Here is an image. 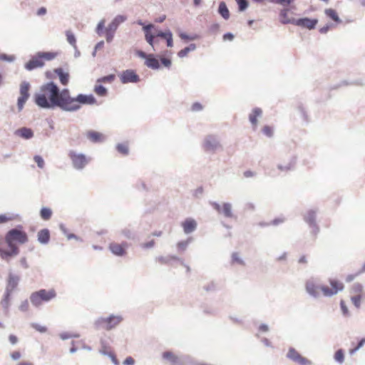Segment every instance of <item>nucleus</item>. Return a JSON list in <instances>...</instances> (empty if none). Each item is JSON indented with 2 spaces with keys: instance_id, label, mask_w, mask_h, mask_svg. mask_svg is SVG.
Masks as SVG:
<instances>
[{
  "instance_id": "nucleus-17",
  "label": "nucleus",
  "mask_w": 365,
  "mask_h": 365,
  "mask_svg": "<svg viewBox=\"0 0 365 365\" xmlns=\"http://www.w3.org/2000/svg\"><path fill=\"white\" fill-rule=\"evenodd\" d=\"M322 285L317 284L313 279L307 281L305 284L306 292L312 297L318 298L319 297V289Z\"/></svg>"
},
{
  "instance_id": "nucleus-18",
  "label": "nucleus",
  "mask_w": 365,
  "mask_h": 365,
  "mask_svg": "<svg viewBox=\"0 0 365 365\" xmlns=\"http://www.w3.org/2000/svg\"><path fill=\"white\" fill-rule=\"evenodd\" d=\"M20 277L18 274L13 273L11 271H9L5 289L14 292L18 287Z\"/></svg>"
},
{
  "instance_id": "nucleus-45",
  "label": "nucleus",
  "mask_w": 365,
  "mask_h": 365,
  "mask_svg": "<svg viewBox=\"0 0 365 365\" xmlns=\"http://www.w3.org/2000/svg\"><path fill=\"white\" fill-rule=\"evenodd\" d=\"M104 30L106 31L105 24H104V21L102 20L98 24V25L96 26V32L97 33V34L98 36H102Z\"/></svg>"
},
{
  "instance_id": "nucleus-9",
  "label": "nucleus",
  "mask_w": 365,
  "mask_h": 365,
  "mask_svg": "<svg viewBox=\"0 0 365 365\" xmlns=\"http://www.w3.org/2000/svg\"><path fill=\"white\" fill-rule=\"evenodd\" d=\"M329 284L331 288L324 285L320 287V290L325 297H332L344 289V284L336 279H330Z\"/></svg>"
},
{
  "instance_id": "nucleus-35",
  "label": "nucleus",
  "mask_w": 365,
  "mask_h": 365,
  "mask_svg": "<svg viewBox=\"0 0 365 365\" xmlns=\"http://www.w3.org/2000/svg\"><path fill=\"white\" fill-rule=\"evenodd\" d=\"M193 241V238L192 237H188L186 240L180 241L177 244V247L178 251L184 252L189 244Z\"/></svg>"
},
{
  "instance_id": "nucleus-51",
  "label": "nucleus",
  "mask_w": 365,
  "mask_h": 365,
  "mask_svg": "<svg viewBox=\"0 0 365 365\" xmlns=\"http://www.w3.org/2000/svg\"><path fill=\"white\" fill-rule=\"evenodd\" d=\"M0 60L7 62H13L15 60V56H9L6 53H0Z\"/></svg>"
},
{
  "instance_id": "nucleus-50",
  "label": "nucleus",
  "mask_w": 365,
  "mask_h": 365,
  "mask_svg": "<svg viewBox=\"0 0 365 365\" xmlns=\"http://www.w3.org/2000/svg\"><path fill=\"white\" fill-rule=\"evenodd\" d=\"M34 160L36 163L37 166L39 168H43L44 167V164H45L44 160L41 155H35L34 157Z\"/></svg>"
},
{
  "instance_id": "nucleus-6",
  "label": "nucleus",
  "mask_w": 365,
  "mask_h": 365,
  "mask_svg": "<svg viewBox=\"0 0 365 365\" xmlns=\"http://www.w3.org/2000/svg\"><path fill=\"white\" fill-rule=\"evenodd\" d=\"M31 85L28 81H22L20 84L19 93L20 96L17 99V108L18 112H21L26 101L30 97L29 90Z\"/></svg>"
},
{
  "instance_id": "nucleus-33",
  "label": "nucleus",
  "mask_w": 365,
  "mask_h": 365,
  "mask_svg": "<svg viewBox=\"0 0 365 365\" xmlns=\"http://www.w3.org/2000/svg\"><path fill=\"white\" fill-rule=\"evenodd\" d=\"M197 46L195 43H190L189 46L185 47L184 48L181 49L178 53V56L180 58H183L187 55L188 53L190 51H193L196 49Z\"/></svg>"
},
{
  "instance_id": "nucleus-54",
  "label": "nucleus",
  "mask_w": 365,
  "mask_h": 365,
  "mask_svg": "<svg viewBox=\"0 0 365 365\" xmlns=\"http://www.w3.org/2000/svg\"><path fill=\"white\" fill-rule=\"evenodd\" d=\"M118 26L115 24V22H113V21L108 24V26L106 28V31H109L114 33L116 31Z\"/></svg>"
},
{
  "instance_id": "nucleus-25",
  "label": "nucleus",
  "mask_w": 365,
  "mask_h": 365,
  "mask_svg": "<svg viewBox=\"0 0 365 365\" xmlns=\"http://www.w3.org/2000/svg\"><path fill=\"white\" fill-rule=\"evenodd\" d=\"M13 292L8 290L5 289L3 297L1 299V301L0 302L2 308L6 312H8L10 305H11V294Z\"/></svg>"
},
{
  "instance_id": "nucleus-57",
  "label": "nucleus",
  "mask_w": 365,
  "mask_h": 365,
  "mask_svg": "<svg viewBox=\"0 0 365 365\" xmlns=\"http://www.w3.org/2000/svg\"><path fill=\"white\" fill-rule=\"evenodd\" d=\"M160 61L162 65L168 68H169L172 64V61H171L170 58H168L160 57Z\"/></svg>"
},
{
  "instance_id": "nucleus-40",
  "label": "nucleus",
  "mask_w": 365,
  "mask_h": 365,
  "mask_svg": "<svg viewBox=\"0 0 365 365\" xmlns=\"http://www.w3.org/2000/svg\"><path fill=\"white\" fill-rule=\"evenodd\" d=\"M116 150L118 153L123 155H127L129 153V149L128 145L125 143H118L116 145Z\"/></svg>"
},
{
  "instance_id": "nucleus-63",
  "label": "nucleus",
  "mask_w": 365,
  "mask_h": 365,
  "mask_svg": "<svg viewBox=\"0 0 365 365\" xmlns=\"http://www.w3.org/2000/svg\"><path fill=\"white\" fill-rule=\"evenodd\" d=\"M28 309H29V302H28V300L26 299L21 303V304L19 306V310L25 312L28 311Z\"/></svg>"
},
{
  "instance_id": "nucleus-39",
  "label": "nucleus",
  "mask_w": 365,
  "mask_h": 365,
  "mask_svg": "<svg viewBox=\"0 0 365 365\" xmlns=\"http://www.w3.org/2000/svg\"><path fill=\"white\" fill-rule=\"evenodd\" d=\"M94 91L99 96H106L108 94L107 88L101 84L96 85L94 88Z\"/></svg>"
},
{
  "instance_id": "nucleus-26",
  "label": "nucleus",
  "mask_w": 365,
  "mask_h": 365,
  "mask_svg": "<svg viewBox=\"0 0 365 365\" xmlns=\"http://www.w3.org/2000/svg\"><path fill=\"white\" fill-rule=\"evenodd\" d=\"M53 71L58 76L61 83L63 86H67L69 82V73L65 72L61 67L55 68Z\"/></svg>"
},
{
  "instance_id": "nucleus-11",
  "label": "nucleus",
  "mask_w": 365,
  "mask_h": 365,
  "mask_svg": "<svg viewBox=\"0 0 365 365\" xmlns=\"http://www.w3.org/2000/svg\"><path fill=\"white\" fill-rule=\"evenodd\" d=\"M287 358L299 365H312V361L302 356L294 348L289 347Z\"/></svg>"
},
{
  "instance_id": "nucleus-44",
  "label": "nucleus",
  "mask_w": 365,
  "mask_h": 365,
  "mask_svg": "<svg viewBox=\"0 0 365 365\" xmlns=\"http://www.w3.org/2000/svg\"><path fill=\"white\" fill-rule=\"evenodd\" d=\"M232 263H237L240 265H245V262L242 259L237 252L232 254Z\"/></svg>"
},
{
  "instance_id": "nucleus-43",
  "label": "nucleus",
  "mask_w": 365,
  "mask_h": 365,
  "mask_svg": "<svg viewBox=\"0 0 365 365\" xmlns=\"http://www.w3.org/2000/svg\"><path fill=\"white\" fill-rule=\"evenodd\" d=\"M115 78V76L114 74H109L105 76H103L97 80L98 83H112Z\"/></svg>"
},
{
  "instance_id": "nucleus-28",
  "label": "nucleus",
  "mask_w": 365,
  "mask_h": 365,
  "mask_svg": "<svg viewBox=\"0 0 365 365\" xmlns=\"http://www.w3.org/2000/svg\"><path fill=\"white\" fill-rule=\"evenodd\" d=\"M87 138L94 143L103 142L104 137L103 134L94 130H89L87 133Z\"/></svg>"
},
{
  "instance_id": "nucleus-55",
  "label": "nucleus",
  "mask_w": 365,
  "mask_h": 365,
  "mask_svg": "<svg viewBox=\"0 0 365 365\" xmlns=\"http://www.w3.org/2000/svg\"><path fill=\"white\" fill-rule=\"evenodd\" d=\"M31 327L41 333H45L47 331V328L46 327L41 326L37 323H32Z\"/></svg>"
},
{
  "instance_id": "nucleus-5",
  "label": "nucleus",
  "mask_w": 365,
  "mask_h": 365,
  "mask_svg": "<svg viewBox=\"0 0 365 365\" xmlns=\"http://www.w3.org/2000/svg\"><path fill=\"white\" fill-rule=\"evenodd\" d=\"M95 103H96V99L93 94L79 93L73 98L68 112L79 110L82 105H93Z\"/></svg>"
},
{
  "instance_id": "nucleus-1",
  "label": "nucleus",
  "mask_w": 365,
  "mask_h": 365,
  "mask_svg": "<svg viewBox=\"0 0 365 365\" xmlns=\"http://www.w3.org/2000/svg\"><path fill=\"white\" fill-rule=\"evenodd\" d=\"M74 97L69 89H60L53 81H48L40 86L39 92L34 95V102L40 108L53 110L56 108L68 112Z\"/></svg>"
},
{
  "instance_id": "nucleus-13",
  "label": "nucleus",
  "mask_w": 365,
  "mask_h": 365,
  "mask_svg": "<svg viewBox=\"0 0 365 365\" xmlns=\"http://www.w3.org/2000/svg\"><path fill=\"white\" fill-rule=\"evenodd\" d=\"M203 146L206 152L212 153L221 148L218 138L215 135L207 136L204 140Z\"/></svg>"
},
{
  "instance_id": "nucleus-12",
  "label": "nucleus",
  "mask_w": 365,
  "mask_h": 365,
  "mask_svg": "<svg viewBox=\"0 0 365 365\" xmlns=\"http://www.w3.org/2000/svg\"><path fill=\"white\" fill-rule=\"evenodd\" d=\"M120 80L122 83H135L140 81V76L137 74L135 71L133 69H127L123 71L120 75Z\"/></svg>"
},
{
  "instance_id": "nucleus-7",
  "label": "nucleus",
  "mask_w": 365,
  "mask_h": 365,
  "mask_svg": "<svg viewBox=\"0 0 365 365\" xmlns=\"http://www.w3.org/2000/svg\"><path fill=\"white\" fill-rule=\"evenodd\" d=\"M316 210H309L305 215L303 216L304 221L309 225V227L312 230V234L315 237L319 232V227L317 225Z\"/></svg>"
},
{
  "instance_id": "nucleus-29",
  "label": "nucleus",
  "mask_w": 365,
  "mask_h": 365,
  "mask_svg": "<svg viewBox=\"0 0 365 365\" xmlns=\"http://www.w3.org/2000/svg\"><path fill=\"white\" fill-rule=\"evenodd\" d=\"M180 260L177 256L175 255H167V256H159L155 258V261L158 262L161 264H170L172 261Z\"/></svg>"
},
{
  "instance_id": "nucleus-15",
  "label": "nucleus",
  "mask_w": 365,
  "mask_h": 365,
  "mask_svg": "<svg viewBox=\"0 0 365 365\" xmlns=\"http://www.w3.org/2000/svg\"><path fill=\"white\" fill-rule=\"evenodd\" d=\"M154 27L155 26L153 24H148L143 25L142 29L145 34V41L152 47V50L155 51V43L156 41L154 40L153 33L151 32V30L154 29Z\"/></svg>"
},
{
  "instance_id": "nucleus-34",
  "label": "nucleus",
  "mask_w": 365,
  "mask_h": 365,
  "mask_svg": "<svg viewBox=\"0 0 365 365\" xmlns=\"http://www.w3.org/2000/svg\"><path fill=\"white\" fill-rule=\"evenodd\" d=\"M37 53L38 56L40 57L41 61H51L56 56V53L53 52L38 51Z\"/></svg>"
},
{
  "instance_id": "nucleus-8",
  "label": "nucleus",
  "mask_w": 365,
  "mask_h": 365,
  "mask_svg": "<svg viewBox=\"0 0 365 365\" xmlns=\"http://www.w3.org/2000/svg\"><path fill=\"white\" fill-rule=\"evenodd\" d=\"M163 358L168 361L170 365H185L191 362L189 356H176L171 351H165L163 353Z\"/></svg>"
},
{
  "instance_id": "nucleus-3",
  "label": "nucleus",
  "mask_w": 365,
  "mask_h": 365,
  "mask_svg": "<svg viewBox=\"0 0 365 365\" xmlns=\"http://www.w3.org/2000/svg\"><path fill=\"white\" fill-rule=\"evenodd\" d=\"M123 321L120 315L110 314L108 317H99L94 322L93 326L96 329H105L110 331L120 324Z\"/></svg>"
},
{
  "instance_id": "nucleus-36",
  "label": "nucleus",
  "mask_w": 365,
  "mask_h": 365,
  "mask_svg": "<svg viewBox=\"0 0 365 365\" xmlns=\"http://www.w3.org/2000/svg\"><path fill=\"white\" fill-rule=\"evenodd\" d=\"M40 216L44 220H48L52 216V210L49 207H43L40 210Z\"/></svg>"
},
{
  "instance_id": "nucleus-30",
  "label": "nucleus",
  "mask_w": 365,
  "mask_h": 365,
  "mask_svg": "<svg viewBox=\"0 0 365 365\" xmlns=\"http://www.w3.org/2000/svg\"><path fill=\"white\" fill-rule=\"evenodd\" d=\"M262 114V110L259 108H255L252 110V112L250 114L249 120L254 127H256V125H257V117L261 116Z\"/></svg>"
},
{
  "instance_id": "nucleus-49",
  "label": "nucleus",
  "mask_w": 365,
  "mask_h": 365,
  "mask_svg": "<svg viewBox=\"0 0 365 365\" xmlns=\"http://www.w3.org/2000/svg\"><path fill=\"white\" fill-rule=\"evenodd\" d=\"M351 299L352 303L356 308L360 307L361 299V295L358 294V295L353 296V297H351Z\"/></svg>"
},
{
  "instance_id": "nucleus-41",
  "label": "nucleus",
  "mask_w": 365,
  "mask_h": 365,
  "mask_svg": "<svg viewBox=\"0 0 365 365\" xmlns=\"http://www.w3.org/2000/svg\"><path fill=\"white\" fill-rule=\"evenodd\" d=\"M237 6H238V11L240 12H242L245 11L248 6H249V1L248 0H235Z\"/></svg>"
},
{
  "instance_id": "nucleus-48",
  "label": "nucleus",
  "mask_w": 365,
  "mask_h": 365,
  "mask_svg": "<svg viewBox=\"0 0 365 365\" xmlns=\"http://www.w3.org/2000/svg\"><path fill=\"white\" fill-rule=\"evenodd\" d=\"M262 133L269 138H272L273 136V129L269 125L264 126L262 128Z\"/></svg>"
},
{
  "instance_id": "nucleus-42",
  "label": "nucleus",
  "mask_w": 365,
  "mask_h": 365,
  "mask_svg": "<svg viewBox=\"0 0 365 365\" xmlns=\"http://www.w3.org/2000/svg\"><path fill=\"white\" fill-rule=\"evenodd\" d=\"M334 359L339 364H342L344 361V352L343 349H338L334 354Z\"/></svg>"
},
{
  "instance_id": "nucleus-27",
  "label": "nucleus",
  "mask_w": 365,
  "mask_h": 365,
  "mask_svg": "<svg viewBox=\"0 0 365 365\" xmlns=\"http://www.w3.org/2000/svg\"><path fill=\"white\" fill-rule=\"evenodd\" d=\"M217 13L222 16L225 20H228L230 16V11L227 6V4L225 1H220L219 3Z\"/></svg>"
},
{
  "instance_id": "nucleus-10",
  "label": "nucleus",
  "mask_w": 365,
  "mask_h": 365,
  "mask_svg": "<svg viewBox=\"0 0 365 365\" xmlns=\"http://www.w3.org/2000/svg\"><path fill=\"white\" fill-rule=\"evenodd\" d=\"M68 156L76 170H83L88 163L86 156L83 153H76L75 151L71 150Z\"/></svg>"
},
{
  "instance_id": "nucleus-20",
  "label": "nucleus",
  "mask_w": 365,
  "mask_h": 365,
  "mask_svg": "<svg viewBox=\"0 0 365 365\" xmlns=\"http://www.w3.org/2000/svg\"><path fill=\"white\" fill-rule=\"evenodd\" d=\"M127 243H123L121 245L112 242L109 245V250L115 256L122 257L125 255V248Z\"/></svg>"
},
{
  "instance_id": "nucleus-56",
  "label": "nucleus",
  "mask_w": 365,
  "mask_h": 365,
  "mask_svg": "<svg viewBox=\"0 0 365 365\" xmlns=\"http://www.w3.org/2000/svg\"><path fill=\"white\" fill-rule=\"evenodd\" d=\"M126 16L123 15H117L112 21L119 26L121 23H123L126 20Z\"/></svg>"
},
{
  "instance_id": "nucleus-58",
  "label": "nucleus",
  "mask_w": 365,
  "mask_h": 365,
  "mask_svg": "<svg viewBox=\"0 0 365 365\" xmlns=\"http://www.w3.org/2000/svg\"><path fill=\"white\" fill-rule=\"evenodd\" d=\"M155 240H152L149 242H145V243H142L140 245V247L143 248V249H145V250H147V249H151L153 248L154 246H155Z\"/></svg>"
},
{
  "instance_id": "nucleus-2",
  "label": "nucleus",
  "mask_w": 365,
  "mask_h": 365,
  "mask_svg": "<svg viewBox=\"0 0 365 365\" xmlns=\"http://www.w3.org/2000/svg\"><path fill=\"white\" fill-rule=\"evenodd\" d=\"M27 241V234L22 230V226L21 225L9 230L5 236V242L9 248V251H12L14 249H16L17 255L19 253V248L14 244V242H16L20 244H24Z\"/></svg>"
},
{
  "instance_id": "nucleus-31",
  "label": "nucleus",
  "mask_w": 365,
  "mask_h": 365,
  "mask_svg": "<svg viewBox=\"0 0 365 365\" xmlns=\"http://www.w3.org/2000/svg\"><path fill=\"white\" fill-rule=\"evenodd\" d=\"M224 216L227 218H232L234 215L232 212V205L230 202H224L222 204V212Z\"/></svg>"
},
{
  "instance_id": "nucleus-38",
  "label": "nucleus",
  "mask_w": 365,
  "mask_h": 365,
  "mask_svg": "<svg viewBox=\"0 0 365 365\" xmlns=\"http://www.w3.org/2000/svg\"><path fill=\"white\" fill-rule=\"evenodd\" d=\"M66 36L68 42L74 48V49H76V38L74 34L71 31H66Z\"/></svg>"
},
{
  "instance_id": "nucleus-59",
  "label": "nucleus",
  "mask_w": 365,
  "mask_h": 365,
  "mask_svg": "<svg viewBox=\"0 0 365 365\" xmlns=\"http://www.w3.org/2000/svg\"><path fill=\"white\" fill-rule=\"evenodd\" d=\"M365 344V338H362L357 344L356 346L353 349L350 350V354H353L356 351H357L361 347L364 346Z\"/></svg>"
},
{
  "instance_id": "nucleus-21",
  "label": "nucleus",
  "mask_w": 365,
  "mask_h": 365,
  "mask_svg": "<svg viewBox=\"0 0 365 365\" xmlns=\"http://www.w3.org/2000/svg\"><path fill=\"white\" fill-rule=\"evenodd\" d=\"M197 224L195 220L190 217L186 218L182 222L183 232L187 235L193 232L197 229Z\"/></svg>"
},
{
  "instance_id": "nucleus-19",
  "label": "nucleus",
  "mask_w": 365,
  "mask_h": 365,
  "mask_svg": "<svg viewBox=\"0 0 365 365\" xmlns=\"http://www.w3.org/2000/svg\"><path fill=\"white\" fill-rule=\"evenodd\" d=\"M44 66V61H41L40 57L38 56V53H36L34 56H33L27 63H25L24 68L27 71H33L38 68H41Z\"/></svg>"
},
{
  "instance_id": "nucleus-32",
  "label": "nucleus",
  "mask_w": 365,
  "mask_h": 365,
  "mask_svg": "<svg viewBox=\"0 0 365 365\" xmlns=\"http://www.w3.org/2000/svg\"><path fill=\"white\" fill-rule=\"evenodd\" d=\"M325 14L333 20L334 22L339 24L341 22V19L339 17L336 11L333 9H326L324 11Z\"/></svg>"
},
{
  "instance_id": "nucleus-14",
  "label": "nucleus",
  "mask_w": 365,
  "mask_h": 365,
  "mask_svg": "<svg viewBox=\"0 0 365 365\" xmlns=\"http://www.w3.org/2000/svg\"><path fill=\"white\" fill-rule=\"evenodd\" d=\"M318 24L317 19H310L309 17H302L296 19L295 26L309 30L314 29Z\"/></svg>"
},
{
  "instance_id": "nucleus-64",
  "label": "nucleus",
  "mask_w": 365,
  "mask_h": 365,
  "mask_svg": "<svg viewBox=\"0 0 365 365\" xmlns=\"http://www.w3.org/2000/svg\"><path fill=\"white\" fill-rule=\"evenodd\" d=\"M135 53L138 57L145 59V61H146V59L149 56V54L146 53L145 51L141 50H137L135 51Z\"/></svg>"
},
{
  "instance_id": "nucleus-60",
  "label": "nucleus",
  "mask_w": 365,
  "mask_h": 365,
  "mask_svg": "<svg viewBox=\"0 0 365 365\" xmlns=\"http://www.w3.org/2000/svg\"><path fill=\"white\" fill-rule=\"evenodd\" d=\"M209 204L212 207L214 210H215L218 213H221L222 207L221 205L215 201H210Z\"/></svg>"
},
{
  "instance_id": "nucleus-4",
  "label": "nucleus",
  "mask_w": 365,
  "mask_h": 365,
  "mask_svg": "<svg viewBox=\"0 0 365 365\" xmlns=\"http://www.w3.org/2000/svg\"><path fill=\"white\" fill-rule=\"evenodd\" d=\"M56 296L54 289L46 290L41 289L38 291L31 293L29 299L31 304L35 307H40L43 302H48Z\"/></svg>"
},
{
  "instance_id": "nucleus-47",
  "label": "nucleus",
  "mask_w": 365,
  "mask_h": 365,
  "mask_svg": "<svg viewBox=\"0 0 365 365\" xmlns=\"http://www.w3.org/2000/svg\"><path fill=\"white\" fill-rule=\"evenodd\" d=\"M179 36L182 40H188V41L195 40L197 38V35L190 36L184 32H180L179 34Z\"/></svg>"
},
{
  "instance_id": "nucleus-52",
  "label": "nucleus",
  "mask_w": 365,
  "mask_h": 365,
  "mask_svg": "<svg viewBox=\"0 0 365 365\" xmlns=\"http://www.w3.org/2000/svg\"><path fill=\"white\" fill-rule=\"evenodd\" d=\"M340 308H341V310L344 316H345V317L349 316V312L348 307H346L344 300H341V302H340Z\"/></svg>"
},
{
  "instance_id": "nucleus-16",
  "label": "nucleus",
  "mask_w": 365,
  "mask_h": 365,
  "mask_svg": "<svg viewBox=\"0 0 365 365\" xmlns=\"http://www.w3.org/2000/svg\"><path fill=\"white\" fill-rule=\"evenodd\" d=\"M282 9L279 11V21L282 24H295L296 19L289 18L288 14L290 11L289 6H282Z\"/></svg>"
},
{
  "instance_id": "nucleus-53",
  "label": "nucleus",
  "mask_w": 365,
  "mask_h": 365,
  "mask_svg": "<svg viewBox=\"0 0 365 365\" xmlns=\"http://www.w3.org/2000/svg\"><path fill=\"white\" fill-rule=\"evenodd\" d=\"M169 31H170V29H168L166 31H155V33H153V36H154V39L156 38V37H159V38H164L165 37H166V35L168 34V33L169 32Z\"/></svg>"
},
{
  "instance_id": "nucleus-61",
  "label": "nucleus",
  "mask_w": 365,
  "mask_h": 365,
  "mask_svg": "<svg viewBox=\"0 0 365 365\" xmlns=\"http://www.w3.org/2000/svg\"><path fill=\"white\" fill-rule=\"evenodd\" d=\"M220 29V24L218 23H214L209 27V31L212 34L217 33Z\"/></svg>"
},
{
  "instance_id": "nucleus-62",
  "label": "nucleus",
  "mask_w": 365,
  "mask_h": 365,
  "mask_svg": "<svg viewBox=\"0 0 365 365\" xmlns=\"http://www.w3.org/2000/svg\"><path fill=\"white\" fill-rule=\"evenodd\" d=\"M298 110L300 112L301 115L304 118V120L305 121H307L308 120V115L307 114V112H306L304 108L302 105H299L298 106Z\"/></svg>"
},
{
  "instance_id": "nucleus-23",
  "label": "nucleus",
  "mask_w": 365,
  "mask_h": 365,
  "mask_svg": "<svg viewBox=\"0 0 365 365\" xmlns=\"http://www.w3.org/2000/svg\"><path fill=\"white\" fill-rule=\"evenodd\" d=\"M145 65L149 68L158 70L160 68V64L157 56L153 53H149V56L145 61Z\"/></svg>"
},
{
  "instance_id": "nucleus-24",
  "label": "nucleus",
  "mask_w": 365,
  "mask_h": 365,
  "mask_svg": "<svg viewBox=\"0 0 365 365\" xmlns=\"http://www.w3.org/2000/svg\"><path fill=\"white\" fill-rule=\"evenodd\" d=\"M51 239V233L48 229L44 228L38 231L37 235L38 242L41 245H47Z\"/></svg>"
},
{
  "instance_id": "nucleus-22",
  "label": "nucleus",
  "mask_w": 365,
  "mask_h": 365,
  "mask_svg": "<svg viewBox=\"0 0 365 365\" xmlns=\"http://www.w3.org/2000/svg\"><path fill=\"white\" fill-rule=\"evenodd\" d=\"M14 135L24 140H30L34 135V131L31 128L27 127L20 128L14 131Z\"/></svg>"
},
{
  "instance_id": "nucleus-46",
  "label": "nucleus",
  "mask_w": 365,
  "mask_h": 365,
  "mask_svg": "<svg viewBox=\"0 0 365 365\" xmlns=\"http://www.w3.org/2000/svg\"><path fill=\"white\" fill-rule=\"evenodd\" d=\"M163 39L165 40L168 47L173 46V33L171 32V31H169V32L166 35V37H165Z\"/></svg>"
},
{
  "instance_id": "nucleus-37",
  "label": "nucleus",
  "mask_w": 365,
  "mask_h": 365,
  "mask_svg": "<svg viewBox=\"0 0 365 365\" xmlns=\"http://www.w3.org/2000/svg\"><path fill=\"white\" fill-rule=\"evenodd\" d=\"M296 163L295 158H292L290 162L287 165H282L281 164L277 165V168L281 171H289L294 168V165Z\"/></svg>"
}]
</instances>
